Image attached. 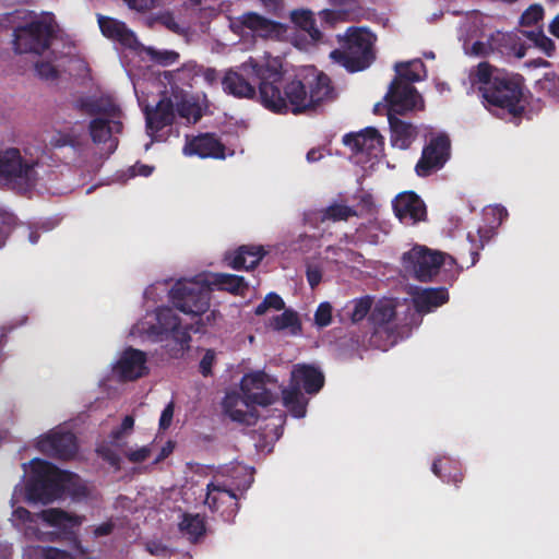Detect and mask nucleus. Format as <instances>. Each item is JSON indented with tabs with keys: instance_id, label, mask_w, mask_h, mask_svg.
I'll use <instances>...</instances> for the list:
<instances>
[{
	"instance_id": "42",
	"label": "nucleus",
	"mask_w": 559,
	"mask_h": 559,
	"mask_svg": "<svg viewBox=\"0 0 559 559\" xmlns=\"http://www.w3.org/2000/svg\"><path fill=\"white\" fill-rule=\"evenodd\" d=\"M372 299L369 296H365L358 299H354L346 307L348 309L347 314L352 323H358L364 320L369 312H371Z\"/></svg>"
},
{
	"instance_id": "24",
	"label": "nucleus",
	"mask_w": 559,
	"mask_h": 559,
	"mask_svg": "<svg viewBox=\"0 0 559 559\" xmlns=\"http://www.w3.org/2000/svg\"><path fill=\"white\" fill-rule=\"evenodd\" d=\"M391 144L400 150H408L418 135L417 127L388 112Z\"/></svg>"
},
{
	"instance_id": "51",
	"label": "nucleus",
	"mask_w": 559,
	"mask_h": 559,
	"mask_svg": "<svg viewBox=\"0 0 559 559\" xmlns=\"http://www.w3.org/2000/svg\"><path fill=\"white\" fill-rule=\"evenodd\" d=\"M96 453L99 457H102L105 462L114 467H119L121 459L119 454L112 450L109 445L102 444L96 448Z\"/></svg>"
},
{
	"instance_id": "16",
	"label": "nucleus",
	"mask_w": 559,
	"mask_h": 559,
	"mask_svg": "<svg viewBox=\"0 0 559 559\" xmlns=\"http://www.w3.org/2000/svg\"><path fill=\"white\" fill-rule=\"evenodd\" d=\"M239 24L258 37L264 39H280L287 32V26L281 22L267 19L257 12L249 11L238 17Z\"/></svg>"
},
{
	"instance_id": "39",
	"label": "nucleus",
	"mask_w": 559,
	"mask_h": 559,
	"mask_svg": "<svg viewBox=\"0 0 559 559\" xmlns=\"http://www.w3.org/2000/svg\"><path fill=\"white\" fill-rule=\"evenodd\" d=\"M283 402L292 415L296 418H302L307 413L308 400L298 388H286L283 390Z\"/></svg>"
},
{
	"instance_id": "53",
	"label": "nucleus",
	"mask_w": 559,
	"mask_h": 559,
	"mask_svg": "<svg viewBox=\"0 0 559 559\" xmlns=\"http://www.w3.org/2000/svg\"><path fill=\"white\" fill-rule=\"evenodd\" d=\"M38 76L45 80H55L58 78V70L48 61H40L35 64Z\"/></svg>"
},
{
	"instance_id": "14",
	"label": "nucleus",
	"mask_w": 559,
	"mask_h": 559,
	"mask_svg": "<svg viewBox=\"0 0 559 559\" xmlns=\"http://www.w3.org/2000/svg\"><path fill=\"white\" fill-rule=\"evenodd\" d=\"M226 146L215 133L206 132L188 138L183 146V153L188 156L195 155L200 158L224 159Z\"/></svg>"
},
{
	"instance_id": "30",
	"label": "nucleus",
	"mask_w": 559,
	"mask_h": 559,
	"mask_svg": "<svg viewBox=\"0 0 559 559\" xmlns=\"http://www.w3.org/2000/svg\"><path fill=\"white\" fill-rule=\"evenodd\" d=\"M396 316L394 306L389 302L377 304L371 310L369 321L374 325V332L371 336V344L380 347L377 344L378 335L385 333L389 334L388 323H390Z\"/></svg>"
},
{
	"instance_id": "56",
	"label": "nucleus",
	"mask_w": 559,
	"mask_h": 559,
	"mask_svg": "<svg viewBox=\"0 0 559 559\" xmlns=\"http://www.w3.org/2000/svg\"><path fill=\"white\" fill-rule=\"evenodd\" d=\"M151 452V448L148 445H144L138 450H129L124 455L131 463H142L150 457Z\"/></svg>"
},
{
	"instance_id": "43",
	"label": "nucleus",
	"mask_w": 559,
	"mask_h": 559,
	"mask_svg": "<svg viewBox=\"0 0 559 559\" xmlns=\"http://www.w3.org/2000/svg\"><path fill=\"white\" fill-rule=\"evenodd\" d=\"M357 212L345 204L334 203L326 207L323 213V219H331L333 222L347 221L352 216H356Z\"/></svg>"
},
{
	"instance_id": "2",
	"label": "nucleus",
	"mask_w": 559,
	"mask_h": 559,
	"mask_svg": "<svg viewBox=\"0 0 559 559\" xmlns=\"http://www.w3.org/2000/svg\"><path fill=\"white\" fill-rule=\"evenodd\" d=\"M473 84L485 108L498 118L519 122L526 110V85L522 74L499 69L489 62L478 63Z\"/></svg>"
},
{
	"instance_id": "46",
	"label": "nucleus",
	"mask_w": 559,
	"mask_h": 559,
	"mask_svg": "<svg viewBox=\"0 0 559 559\" xmlns=\"http://www.w3.org/2000/svg\"><path fill=\"white\" fill-rule=\"evenodd\" d=\"M544 17V8L540 4L530 5L520 17L521 26H534Z\"/></svg>"
},
{
	"instance_id": "22",
	"label": "nucleus",
	"mask_w": 559,
	"mask_h": 559,
	"mask_svg": "<svg viewBox=\"0 0 559 559\" xmlns=\"http://www.w3.org/2000/svg\"><path fill=\"white\" fill-rule=\"evenodd\" d=\"M324 385V376L312 365H296L292 371L290 385L307 394H317Z\"/></svg>"
},
{
	"instance_id": "47",
	"label": "nucleus",
	"mask_w": 559,
	"mask_h": 559,
	"mask_svg": "<svg viewBox=\"0 0 559 559\" xmlns=\"http://www.w3.org/2000/svg\"><path fill=\"white\" fill-rule=\"evenodd\" d=\"M147 55L150 56L151 60L154 62L160 64V66H169L174 62H176L179 58V53L174 50H156L152 47H148L146 49Z\"/></svg>"
},
{
	"instance_id": "41",
	"label": "nucleus",
	"mask_w": 559,
	"mask_h": 559,
	"mask_svg": "<svg viewBox=\"0 0 559 559\" xmlns=\"http://www.w3.org/2000/svg\"><path fill=\"white\" fill-rule=\"evenodd\" d=\"M520 33L530 39L535 47L542 50L547 57H552L556 50L555 43L546 36L542 29L537 31H520Z\"/></svg>"
},
{
	"instance_id": "10",
	"label": "nucleus",
	"mask_w": 559,
	"mask_h": 559,
	"mask_svg": "<svg viewBox=\"0 0 559 559\" xmlns=\"http://www.w3.org/2000/svg\"><path fill=\"white\" fill-rule=\"evenodd\" d=\"M34 167L26 162L17 148L0 151V177L9 183L29 186L34 179Z\"/></svg>"
},
{
	"instance_id": "57",
	"label": "nucleus",
	"mask_w": 559,
	"mask_h": 559,
	"mask_svg": "<svg viewBox=\"0 0 559 559\" xmlns=\"http://www.w3.org/2000/svg\"><path fill=\"white\" fill-rule=\"evenodd\" d=\"M226 412L228 413L229 417L234 421H237V423H240V424H247V425H251V424L254 423V421L251 420V419L254 418L252 413L245 412V411H241V409H233V408H229V407L226 409Z\"/></svg>"
},
{
	"instance_id": "5",
	"label": "nucleus",
	"mask_w": 559,
	"mask_h": 559,
	"mask_svg": "<svg viewBox=\"0 0 559 559\" xmlns=\"http://www.w3.org/2000/svg\"><path fill=\"white\" fill-rule=\"evenodd\" d=\"M277 76L274 66L260 64L250 58L243 62L238 70H228L222 85L225 93L237 98H254L257 95L255 85L259 87V99L261 100V86Z\"/></svg>"
},
{
	"instance_id": "18",
	"label": "nucleus",
	"mask_w": 559,
	"mask_h": 559,
	"mask_svg": "<svg viewBox=\"0 0 559 559\" xmlns=\"http://www.w3.org/2000/svg\"><path fill=\"white\" fill-rule=\"evenodd\" d=\"M266 250L263 246L242 245L236 250L226 252L224 261L233 270H253L265 257Z\"/></svg>"
},
{
	"instance_id": "62",
	"label": "nucleus",
	"mask_w": 559,
	"mask_h": 559,
	"mask_svg": "<svg viewBox=\"0 0 559 559\" xmlns=\"http://www.w3.org/2000/svg\"><path fill=\"white\" fill-rule=\"evenodd\" d=\"M322 280L321 270L318 267H308L307 270V281L311 288L317 287Z\"/></svg>"
},
{
	"instance_id": "58",
	"label": "nucleus",
	"mask_w": 559,
	"mask_h": 559,
	"mask_svg": "<svg viewBox=\"0 0 559 559\" xmlns=\"http://www.w3.org/2000/svg\"><path fill=\"white\" fill-rule=\"evenodd\" d=\"M215 361V353L212 349L206 350L204 356L200 361V372L204 377H209L212 374V367Z\"/></svg>"
},
{
	"instance_id": "23",
	"label": "nucleus",
	"mask_w": 559,
	"mask_h": 559,
	"mask_svg": "<svg viewBox=\"0 0 559 559\" xmlns=\"http://www.w3.org/2000/svg\"><path fill=\"white\" fill-rule=\"evenodd\" d=\"M97 22L105 37L116 40L128 48H134L138 44L135 34L124 22L102 14L97 15Z\"/></svg>"
},
{
	"instance_id": "1",
	"label": "nucleus",
	"mask_w": 559,
	"mask_h": 559,
	"mask_svg": "<svg viewBox=\"0 0 559 559\" xmlns=\"http://www.w3.org/2000/svg\"><path fill=\"white\" fill-rule=\"evenodd\" d=\"M274 70L277 74L274 82L270 80L261 86V104L273 112L306 114L316 110L324 100L333 98L331 79L323 72L307 82L299 79L284 82L281 67L274 66Z\"/></svg>"
},
{
	"instance_id": "35",
	"label": "nucleus",
	"mask_w": 559,
	"mask_h": 559,
	"mask_svg": "<svg viewBox=\"0 0 559 559\" xmlns=\"http://www.w3.org/2000/svg\"><path fill=\"white\" fill-rule=\"evenodd\" d=\"M53 148L71 147L74 152H82L85 146L83 133L74 127L56 130L50 139Z\"/></svg>"
},
{
	"instance_id": "27",
	"label": "nucleus",
	"mask_w": 559,
	"mask_h": 559,
	"mask_svg": "<svg viewBox=\"0 0 559 559\" xmlns=\"http://www.w3.org/2000/svg\"><path fill=\"white\" fill-rule=\"evenodd\" d=\"M39 516L49 526L63 532H71L74 527H79L85 519L83 515L72 514L58 508L43 510Z\"/></svg>"
},
{
	"instance_id": "3",
	"label": "nucleus",
	"mask_w": 559,
	"mask_h": 559,
	"mask_svg": "<svg viewBox=\"0 0 559 559\" xmlns=\"http://www.w3.org/2000/svg\"><path fill=\"white\" fill-rule=\"evenodd\" d=\"M376 36L364 27H348L341 48L330 52V58L348 72L364 71L376 59Z\"/></svg>"
},
{
	"instance_id": "6",
	"label": "nucleus",
	"mask_w": 559,
	"mask_h": 559,
	"mask_svg": "<svg viewBox=\"0 0 559 559\" xmlns=\"http://www.w3.org/2000/svg\"><path fill=\"white\" fill-rule=\"evenodd\" d=\"M53 34L55 29L51 23L44 20L32 21L15 28L14 50L17 53L41 55L50 47Z\"/></svg>"
},
{
	"instance_id": "52",
	"label": "nucleus",
	"mask_w": 559,
	"mask_h": 559,
	"mask_svg": "<svg viewBox=\"0 0 559 559\" xmlns=\"http://www.w3.org/2000/svg\"><path fill=\"white\" fill-rule=\"evenodd\" d=\"M134 426V418L131 415L124 416L119 427L115 428L110 432V439L114 442L119 441L124 435L132 431Z\"/></svg>"
},
{
	"instance_id": "45",
	"label": "nucleus",
	"mask_w": 559,
	"mask_h": 559,
	"mask_svg": "<svg viewBox=\"0 0 559 559\" xmlns=\"http://www.w3.org/2000/svg\"><path fill=\"white\" fill-rule=\"evenodd\" d=\"M38 519H40L39 513H32L23 507H17L13 510L11 520L16 527H31L32 524L37 523Z\"/></svg>"
},
{
	"instance_id": "44",
	"label": "nucleus",
	"mask_w": 559,
	"mask_h": 559,
	"mask_svg": "<svg viewBox=\"0 0 559 559\" xmlns=\"http://www.w3.org/2000/svg\"><path fill=\"white\" fill-rule=\"evenodd\" d=\"M70 476L72 478L64 485V492H68L74 499L87 498L90 490L78 475L70 472Z\"/></svg>"
},
{
	"instance_id": "40",
	"label": "nucleus",
	"mask_w": 559,
	"mask_h": 559,
	"mask_svg": "<svg viewBox=\"0 0 559 559\" xmlns=\"http://www.w3.org/2000/svg\"><path fill=\"white\" fill-rule=\"evenodd\" d=\"M271 326L275 331L288 329L293 335H297L302 331L298 314L293 310H284L283 313L274 316L271 320Z\"/></svg>"
},
{
	"instance_id": "55",
	"label": "nucleus",
	"mask_w": 559,
	"mask_h": 559,
	"mask_svg": "<svg viewBox=\"0 0 559 559\" xmlns=\"http://www.w3.org/2000/svg\"><path fill=\"white\" fill-rule=\"evenodd\" d=\"M159 0H123L129 9L138 12H147L156 8Z\"/></svg>"
},
{
	"instance_id": "9",
	"label": "nucleus",
	"mask_w": 559,
	"mask_h": 559,
	"mask_svg": "<svg viewBox=\"0 0 559 559\" xmlns=\"http://www.w3.org/2000/svg\"><path fill=\"white\" fill-rule=\"evenodd\" d=\"M444 263V254L426 247L415 246L403 254V264L412 270L414 277L420 282L431 281Z\"/></svg>"
},
{
	"instance_id": "64",
	"label": "nucleus",
	"mask_w": 559,
	"mask_h": 559,
	"mask_svg": "<svg viewBox=\"0 0 559 559\" xmlns=\"http://www.w3.org/2000/svg\"><path fill=\"white\" fill-rule=\"evenodd\" d=\"M359 205L366 213L371 214L373 213L376 205L374 201L371 194L365 193L360 197Z\"/></svg>"
},
{
	"instance_id": "4",
	"label": "nucleus",
	"mask_w": 559,
	"mask_h": 559,
	"mask_svg": "<svg viewBox=\"0 0 559 559\" xmlns=\"http://www.w3.org/2000/svg\"><path fill=\"white\" fill-rule=\"evenodd\" d=\"M70 472L58 468L40 459L32 461V476L25 490L29 502L49 503L64 493V485L71 480Z\"/></svg>"
},
{
	"instance_id": "8",
	"label": "nucleus",
	"mask_w": 559,
	"mask_h": 559,
	"mask_svg": "<svg viewBox=\"0 0 559 559\" xmlns=\"http://www.w3.org/2000/svg\"><path fill=\"white\" fill-rule=\"evenodd\" d=\"M451 156V141L447 133L432 135L423 147L415 171L419 177H428L443 168Z\"/></svg>"
},
{
	"instance_id": "36",
	"label": "nucleus",
	"mask_w": 559,
	"mask_h": 559,
	"mask_svg": "<svg viewBox=\"0 0 559 559\" xmlns=\"http://www.w3.org/2000/svg\"><path fill=\"white\" fill-rule=\"evenodd\" d=\"M174 98L176 111L181 118L187 119L189 122H198L202 118V110L198 103L192 102L189 98L188 93L185 90H180V93H174L170 96Z\"/></svg>"
},
{
	"instance_id": "19",
	"label": "nucleus",
	"mask_w": 559,
	"mask_h": 559,
	"mask_svg": "<svg viewBox=\"0 0 559 559\" xmlns=\"http://www.w3.org/2000/svg\"><path fill=\"white\" fill-rule=\"evenodd\" d=\"M123 130V124L116 118H94L88 123V132L95 144L109 143V153H112L118 146V139L114 134H119Z\"/></svg>"
},
{
	"instance_id": "37",
	"label": "nucleus",
	"mask_w": 559,
	"mask_h": 559,
	"mask_svg": "<svg viewBox=\"0 0 559 559\" xmlns=\"http://www.w3.org/2000/svg\"><path fill=\"white\" fill-rule=\"evenodd\" d=\"M432 473L445 483H462L464 475L461 467L449 459H437L432 463Z\"/></svg>"
},
{
	"instance_id": "54",
	"label": "nucleus",
	"mask_w": 559,
	"mask_h": 559,
	"mask_svg": "<svg viewBox=\"0 0 559 559\" xmlns=\"http://www.w3.org/2000/svg\"><path fill=\"white\" fill-rule=\"evenodd\" d=\"M264 11L273 16L280 17L285 8L284 0H259Z\"/></svg>"
},
{
	"instance_id": "50",
	"label": "nucleus",
	"mask_w": 559,
	"mask_h": 559,
	"mask_svg": "<svg viewBox=\"0 0 559 559\" xmlns=\"http://www.w3.org/2000/svg\"><path fill=\"white\" fill-rule=\"evenodd\" d=\"M396 72L397 76L394 79H400L403 83L412 84L420 81V75L412 70L409 62L396 64Z\"/></svg>"
},
{
	"instance_id": "60",
	"label": "nucleus",
	"mask_w": 559,
	"mask_h": 559,
	"mask_svg": "<svg viewBox=\"0 0 559 559\" xmlns=\"http://www.w3.org/2000/svg\"><path fill=\"white\" fill-rule=\"evenodd\" d=\"M173 417H174V403L170 402L169 404L166 405V407L163 409V412L160 414L159 428L163 430L169 428V426L171 425V421H173Z\"/></svg>"
},
{
	"instance_id": "32",
	"label": "nucleus",
	"mask_w": 559,
	"mask_h": 559,
	"mask_svg": "<svg viewBox=\"0 0 559 559\" xmlns=\"http://www.w3.org/2000/svg\"><path fill=\"white\" fill-rule=\"evenodd\" d=\"M229 502L234 506V510H238L237 495L234 490L227 488L225 485L215 484L211 481L206 486L205 504L209 506L211 511H217L222 503Z\"/></svg>"
},
{
	"instance_id": "59",
	"label": "nucleus",
	"mask_w": 559,
	"mask_h": 559,
	"mask_svg": "<svg viewBox=\"0 0 559 559\" xmlns=\"http://www.w3.org/2000/svg\"><path fill=\"white\" fill-rule=\"evenodd\" d=\"M198 76H202L209 85H214L218 80V72L214 68L198 64Z\"/></svg>"
},
{
	"instance_id": "11",
	"label": "nucleus",
	"mask_w": 559,
	"mask_h": 559,
	"mask_svg": "<svg viewBox=\"0 0 559 559\" xmlns=\"http://www.w3.org/2000/svg\"><path fill=\"white\" fill-rule=\"evenodd\" d=\"M36 447L43 454L62 461L73 459L79 450L75 435L63 430H51L41 436Z\"/></svg>"
},
{
	"instance_id": "49",
	"label": "nucleus",
	"mask_w": 559,
	"mask_h": 559,
	"mask_svg": "<svg viewBox=\"0 0 559 559\" xmlns=\"http://www.w3.org/2000/svg\"><path fill=\"white\" fill-rule=\"evenodd\" d=\"M333 308L330 302H321L314 312V324L318 328H325L332 322Z\"/></svg>"
},
{
	"instance_id": "13",
	"label": "nucleus",
	"mask_w": 559,
	"mask_h": 559,
	"mask_svg": "<svg viewBox=\"0 0 559 559\" xmlns=\"http://www.w3.org/2000/svg\"><path fill=\"white\" fill-rule=\"evenodd\" d=\"M395 216L405 225H416L427 219V207L414 191L399 193L392 202Z\"/></svg>"
},
{
	"instance_id": "63",
	"label": "nucleus",
	"mask_w": 559,
	"mask_h": 559,
	"mask_svg": "<svg viewBox=\"0 0 559 559\" xmlns=\"http://www.w3.org/2000/svg\"><path fill=\"white\" fill-rule=\"evenodd\" d=\"M115 524L111 521L104 522L95 527L94 535L96 537L108 536L114 532Z\"/></svg>"
},
{
	"instance_id": "34",
	"label": "nucleus",
	"mask_w": 559,
	"mask_h": 559,
	"mask_svg": "<svg viewBox=\"0 0 559 559\" xmlns=\"http://www.w3.org/2000/svg\"><path fill=\"white\" fill-rule=\"evenodd\" d=\"M292 23L300 31L307 33L312 41L318 43L323 35L317 26L314 14L309 9H295L290 12Z\"/></svg>"
},
{
	"instance_id": "48",
	"label": "nucleus",
	"mask_w": 559,
	"mask_h": 559,
	"mask_svg": "<svg viewBox=\"0 0 559 559\" xmlns=\"http://www.w3.org/2000/svg\"><path fill=\"white\" fill-rule=\"evenodd\" d=\"M501 41L516 58H523L526 55V46L521 43V38L516 35L503 34Z\"/></svg>"
},
{
	"instance_id": "17",
	"label": "nucleus",
	"mask_w": 559,
	"mask_h": 559,
	"mask_svg": "<svg viewBox=\"0 0 559 559\" xmlns=\"http://www.w3.org/2000/svg\"><path fill=\"white\" fill-rule=\"evenodd\" d=\"M265 378L264 372L246 374L242 378L241 391L247 406H269L276 401L277 396L265 386Z\"/></svg>"
},
{
	"instance_id": "26",
	"label": "nucleus",
	"mask_w": 559,
	"mask_h": 559,
	"mask_svg": "<svg viewBox=\"0 0 559 559\" xmlns=\"http://www.w3.org/2000/svg\"><path fill=\"white\" fill-rule=\"evenodd\" d=\"M157 321L160 328L177 341L186 345L191 341L190 330L192 325H182L179 317L170 308L160 309L157 312Z\"/></svg>"
},
{
	"instance_id": "25",
	"label": "nucleus",
	"mask_w": 559,
	"mask_h": 559,
	"mask_svg": "<svg viewBox=\"0 0 559 559\" xmlns=\"http://www.w3.org/2000/svg\"><path fill=\"white\" fill-rule=\"evenodd\" d=\"M75 108L90 116L104 115L109 118H119L121 110L111 97H80Z\"/></svg>"
},
{
	"instance_id": "33",
	"label": "nucleus",
	"mask_w": 559,
	"mask_h": 559,
	"mask_svg": "<svg viewBox=\"0 0 559 559\" xmlns=\"http://www.w3.org/2000/svg\"><path fill=\"white\" fill-rule=\"evenodd\" d=\"M210 283L217 290L227 292L236 296H243L248 290V283L240 275L213 273Z\"/></svg>"
},
{
	"instance_id": "28",
	"label": "nucleus",
	"mask_w": 559,
	"mask_h": 559,
	"mask_svg": "<svg viewBox=\"0 0 559 559\" xmlns=\"http://www.w3.org/2000/svg\"><path fill=\"white\" fill-rule=\"evenodd\" d=\"M39 516L49 526L63 532H71L74 527H79L85 519L83 515L72 514L58 508L43 510Z\"/></svg>"
},
{
	"instance_id": "20",
	"label": "nucleus",
	"mask_w": 559,
	"mask_h": 559,
	"mask_svg": "<svg viewBox=\"0 0 559 559\" xmlns=\"http://www.w3.org/2000/svg\"><path fill=\"white\" fill-rule=\"evenodd\" d=\"M116 371L126 381H134L147 373L146 355L140 349L127 348L116 365Z\"/></svg>"
},
{
	"instance_id": "7",
	"label": "nucleus",
	"mask_w": 559,
	"mask_h": 559,
	"mask_svg": "<svg viewBox=\"0 0 559 559\" xmlns=\"http://www.w3.org/2000/svg\"><path fill=\"white\" fill-rule=\"evenodd\" d=\"M173 306L180 312L199 317L210 307V293L195 282H177L170 289Z\"/></svg>"
},
{
	"instance_id": "31",
	"label": "nucleus",
	"mask_w": 559,
	"mask_h": 559,
	"mask_svg": "<svg viewBox=\"0 0 559 559\" xmlns=\"http://www.w3.org/2000/svg\"><path fill=\"white\" fill-rule=\"evenodd\" d=\"M164 79L170 85V93H180L185 86L192 87V81L198 76V64L189 62L174 71H165Z\"/></svg>"
},
{
	"instance_id": "15",
	"label": "nucleus",
	"mask_w": 559,
	"mask_h": 559,
	"mask_svg": "<svg viewBox=\"0 0 559 559\" xmlns=\"http://www.w3.org/2000/svg\"><path fill=\"white\" fill-rule=\"evenodd\" d=\"M343 143L355 154H366L378 157L383 150V136L373 127H368L357 133H347L343 136Z\"/></svg>"
},
{
	"instance_id": "12",
	"label": "nucleus",
	"mask_w": 559,
	"mask_h": 559,
	"mask_svg": "<svg viewBox=\"0 0 559 559\" xmlns=\"http://www.w3.org/2000/svg\"><path fill=\"white\" fill-rule=\"evenodd\" d=\"M388 102V112L394 116L404 115L415 109L423 98L416 87L408 83H403L400 79H394L385 95Z\"/></svg>"
},
{
	"instance_id": "38",
	"label": "nucleus",
	"mask_w": 559,
	"mask_h": 559,
	"mask_svg": "<svg viewBox=\"0 0 559 559\" xmlns=\"http://www.w3.org/2000/svg\"><path fill=\"white\" fill-rule=\"evenodd\" d=\"M178 526L192 543H197L206 532L204 519L200 514L183 513Z\"/></svg>"
},
{
	"instance_id": "61",
	"label": "nucleus",
	"mask_w": 559,
	"mask_h": 559,
	"mask_svg": "<svg viewBox=\"0 0 559 559\" xmlns=\"http://www.w3.org/2000/svg\"><path fill=\"white\" fill-rule=\"evenodd\" d=\"M263 300L269 309L282 310L285 308L283 298L276 293H269Z\"/></svg>"
},
{
	"instance_id": "29",
	"label": "nucleus",
	"mask_w": 559,
	"mask_h": 559,
	"mask_svg": "<svg viewBox=\"0 0 559 559\" xmlns=\"http://www.w3.org/2000/svg\"><path fill=\"white\" fill-rule=\"evenodd\" d=\"M413 299L419 312H429L448 302L449 293L445 287L425 288L416 293Z\"/></svg>"
},
{
	"instance_id": "21",
	"label": "nucleus",
	"mask_w": 559,
	"mask_h": 559,
	"mask_svg": "<svg viewBox=\"0 0 559 559\" xmlns=\"http://www.w3.org/2000/svg\"><path fill=\"white\" fill-rule=\"evenodd\" d=\"M175 104L171 97H162L154 108L146 107V128L152 135H157L165 127L175 121Z\"/></svg>"
}]
</instances>
